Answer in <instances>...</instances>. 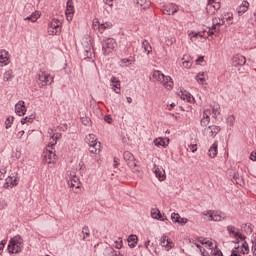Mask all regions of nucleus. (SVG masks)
<instances>
[{"label": "nucleus", "instance_id": "nucleus-61", "mask_svg": "<svg viewBox=\"0 0 256 256\" xmlns=\"http://www.w3.org/2000/svg\"><path fill=\"white\" fill-rule=\"evenodd\" d=\"M187 221H188L187 218H180L178 223L180 225H186Z\"/></svg>", "mask_w": 256, "mask_h": 256}, {"label": "nucleus", "instance_id": "nucleus-60", "mask_svg": "<svg viewBox=\"0 0 256 256\" xmlns=\"http://www.w3.org/2000/svg\"><path fill=\"white\" fill-rule=\"evenodd\" d=\"M56 145H57V140H53L52 142L48 143V147H50L51 149H53Z\"/></svg>", "mask_w": 256, "mask_h": 256}, {"label": "nucleus", "instance_id": "nucleus-42", "mask_svg": "<svg viewBox=\"0 0 256 256\" xmlns=\"http://www.w3.org/2000/svg\"><path fill=\"white\" fill-rule=\"evenodd\" d=\"M13 121H15V117L13 116H10L6 119L5 121L6 129H10L11 125H13Z\"/></svg>", "mask_w": 256, "mask_h": 256}, {"label": "nucleus", "instance_id": "nucleus-20", "mask_svg": "<svg viewBox=\"0 0 256 256\" xmlns=\"http://www.w3.org/2000/svg\"><path fill=\"white\" fill-rule=\"evenodd\" d=\"M134 4L136 7H140L142 9H149L151 7V0H134Z\"/></svg>", "mask_w": 256, "mask_h": 256}, {"label": "nucleus", "instance_id": "nucleus-38", "mask_svg": "<svg viewBox=\"0 0 256 256\" xmlns=\"http://www.w3.org/2000/svg\"><path fill=\"white\" fill-rule=\"evenodd\" d=\"M227 231H228L229 235H233L235 238H237V236H239V232H237V228H235V226H233V225L227 226Z\"/></svg>", "mask_w": 256, "mask_h": 256}, {"label": "nucleus", "instance_id": "nucleus-26", "mask_svg": "<svg viewBox=\"0 0 256 256\" xmlns=\"http://www.w3.org/2000/svg\"><path fill=\"white\" fill-rule=\"evenodd\" d=\"M118 64L120 67H131V65H133V57L122 58Z\"/></svg>", "mask_w": 256, "mask_h": 256}, {"label": "nucleus", "instance_id": "nucleus-9", "mask_svg": "<svg viewBox=\"0 0 256 256\" xmlns=\"http://www.w3.org/2000/svg\"><path fill=\"white\" fill-rule=\"evenodd\" d=\"M9 63H11L9 51L5 49L0 50V67H7Z\"/></svg>", "mask_w": 256, "mask_h": 256}, {"label": "nucleus", "instance_id": "nucleus-6", "mask_svg": "<svg viewBox=\"0 0 256 256\" xmlns=\"http://www.w3.org/2000/svg\"><path fill=\"white\" fill-rule=\"evenodd\" d=\"M219 33H221V26H218V24L212 22V26L208 27L207 35L202 34L201 37H203L204 39H209V37H211L212 35L219 37Z\"/></svg>", "mask_w": 256, "mask_h": 256}, {"label": "nucleus", "instance_id": "nucleus-48", "mask_svg": "<svg viewBox=\"0 0 256 256\" xmlns=\"http://www.w3.org/2000/svg\"><path fill=\"white\" fill-rule=\"evenodd\" d=\"M207 31H209V27H207V29L202 30L201 32L194 33V37H201L202 35H207Z\"/></svg>", "mask_w": 256, "mask_h": 256}, {"label": "nucleus", "instance_id": "nucleus-58", "mask_svg": "<svg viewBox=\"0 0 256 256\" xmlns=\"http://www.w3.org/2000/svg\"><path fill=\"white\" fill-rule=\"evenodd\" d=\"M104 121H105L106 123L111 124V122L113 121V118H111V115H105V116H104Z\"/></svg>", "mask_w": 256, "mask_h": 256}, {"label": "nucleus", "instance_id": "nucleus-56", "mask_svg": "<svg viewBox=\"0 0 256 256\" xmlns=\"http://www.w3.org/2000/svg\"><path fill=\"white\" fill-rule=\"evenodd\" d=\"M188 147L192 153H195L197 151V144H191Z\"/></svg>", "mask_w": 256, "mask_h": 256}, {"label": "nucleus", "instance_id": "nucleus-50", "mask_svg": "<svg viewBox=\"0 0 256 256\" xmlns=\"http://www.w3.org/2000/svg\"><path fill=\"white\" fill-rule=\"evenodd\" d=\"M186 101L188 103H193V102H195V97H193V95H191V93H187L186 94Z\"/></svg>", "mask_w": 256, "mask_h": 256}, {"label": "nucleus", "instance_id": "nucleus-21", "mask_svg": "<svg viewBox=\"0 0 256 256\" xmlns=\"http://www.w3.org/2000/svg\"><path fill=\"white\" fill-rule=\"evenodd\" d=\"M169 141V138H156L154 139V145H156V147H168Z\"/></svg>", "mask_w": 256, "mask_h": 256}, {"label": "nucleus", "instance_id": "nucleus-2", "mask_svg": "<svg viewBox=\"0 0 256 256\" xmlns=\"http://www.w3.org/2000/svg\"><path fill=\"white\" fill-rule=\"evenodd\" d=\"M22 243H23V238H21V235H17L11 238L7 246L8 253L10 254L21 253Z\"/></svg>", "mask_w": 256, "mask_h": 256}, {"label": "nucleus", "instance_id": "nucleus-22", "mask_svg": "<svg viewBox=\"0 0 256 256\" xmlns=\"http://www.w3.org/2000/svg\"><path fill=\"white\" fill-rule=\"evenodd\" d=\"M69 187H75L76 189H79L81 187V180H79V177L73 176L68 181Z\"/></svg>", "mask_w": 256, "mask_h": 256}, {"label": "nucleus", "instance_id": "nucleus-54", "mask_svg": "<svg viewBox=\"0 0 256 256\" xmlns=\"http://www.w3.org/2000/svg\"><path fill=\"white\" fill-rule=\"evenodd\" d=\"M214 3H215V0H208V4L206 6V11H211V7H213Z\"/></svg>", "mask_w": 256, "mask_h": 256}, {"label": "nucleus", "instance_id": "nucleus-49", "mask_svg": "<svg viewBox=\"0 0 256 256\" xmlns=\"http://www.w3.org/2000/svg\"><path fill=\"white\" fill-rule=\"evenodd\" d=\"M242 247L244 248V250H241V253H243V255L249 253V245H247V242H244L242 244Z\"/></svg>", "mask_w": 256, "mask_h": 256}, {"label": "nucleus", "instance_id": "nucleus-28", "mask_svg": "<svg viewBox=\"0 0 256 256\" xmlns=\"http://www.w3.org/2000/svg\"><path fill=\"white\" fill-rule=\"evenodd\" d=\"M85 52V57H87V59H93V57H95V50H93V46L92 45H88L85 47L84 49Z\"/></svg>", "mask_w": 256, "mask_h": 256}, {"label": "nucleus", "instance_id": "nucleus-46", "mask_svg": "<svg viewBox=\"0 0 256 256\" xmlns=\"http://www.w3.org/2000/svg\"><path fill=\"white\" fill-rule=\"evenodd\" d=\"M203 75H205V73H199L196 76V80L198 81V83H200L201 85H203V83H205V78L203 77Z\"/></svg>", "mask_w": 256, "mask_h": 256}, {"label": "nucleus", "instance_id": "nucleus-23", "mask_svg": "<svg viewBox=\"0 0 256 256\" xmlns=\"http://www.w3.org/2000/svg\"><path fill=\"white\" fill-rule=\"evenodd\" d=\"M137 241H139V238L135 234H131L128 237L127 242L130 249H135V247H137Z\"/></svg>", "mask_w": 256, "mask_h": 256}, {"label": "nucleus", "instance_id": "nucleus-17", "mask_svg": "<svg viewBox=\"0 0 256 256\" xmlns=\"http://www.w3.org/2000/svg\"><path fill=\"white\" fill-rule=\"evenodd\" d=\"M153 171L157 179H159L160 181H165V179L167 178V175H165V170L163 168H159L157 164H154Z\"/></svg>", "mask_w": 256, "mask_h": 256}, {"label": "nucleus", "instance_id": "nucleus-45", "mask_svg": "<svg viewBox=\"0 0 256 256\" xmlns=\"http://www.w3.org/2000/svg\"><path fill=\"white\" fill-rule=\"evenodd\" d=\"M179 219H181V216L178 213L171 214V220L173 223H179Z\"/></svg>", "mask_w": 256, "mask_h": 256}, {"label": "nucleus", "instance_id": "nucleus-24", "mask_svg": "<svg viewBox=\"0 0 256 256\" xmlns=\"http://www.w3.org/2000/svg\"><path fill=\"white\" fill-rule=\"evenodd\" d=\"M89 147V152L92 155H97V153H101V142L90 144Z\"/></svg>", "mask_w": 256, "mask_h": 256}, {"label": "nucleus", "instance_id": "nucleus-52", "mask_svg": "<svg viewBox=\"0 0 256 256\" xmlns=\"http://www.w3.org/2000/svg\"><path fill=\"white\" fill-rule=\"evenodd\" d=\"M3 209H7V201L0 200V211H3Z\"/></svg>", "mask_w": 256, "mask_h": 256}, {"label": "nucleus", "instance_id": "nucleus-15", "mask_svg": "<svg viewBox=\"0 0 256 256\" xmlns=\"http://www.w3.org/2000/svg\"><path fill=\"white\" fill-rule=\"evenodd\" d=\"M110 81L112 83L111 85L113 91H115V93H117L118 95H121V81L119 80V78L112 76Z\"/></svg>", "mask_w": 256, "mask_h": 256}, {"label": "nucleus", "instance_id": "nucleus-37", "mask_svg": "<svg viewBox=\"0 0 256 256\" xmlns=\"http://www.w3.org/2000/svg\"><path fill=\"white\" fill-rule=\"evenodd\" d=\"M82 235H83V238H82L83 241H87V238L91 237V231L89 230V226H84L82 228Z\"/></svg>", "mask_w": 256, "mask_h": 256}, {"label": "nucleus", "instance_id": "nucleus-29", "mask_svg": "<svg viewBox=\"0 0 256 256\" xmlns=\"http://www.w3.org/2000/svg\"><path fill=\"white\" fill-rule=\"evenodd\" d=\"M209 123H211V118L204 111L203 112V117L200 120L201 127H204V129H205V128L208 127L207 125H209Z\"/></svg>", "mask_w": 256, "mask_h": 256}, {"label": "nucleus", "instance_id": "nucleus-14", "mask_svg": "<svg viewBox=\"0 0 256 256\" xmlns=\"http://www.w3.org/2000/svg\"><path fill=\"white\" fill-rule=\"evenodd\" d=\"M75 14V6L73 5V0H68L66 3V16L67 20L71 21V17Z\"/></svg>", "mask_w": 256, "mask_h": 256}, {"label": "nucleus", "instance_id": "nucleus-4", "mask_svg": "<svg viewBox=\"0 0 256 256\" xmlns=\"http://www.w3.org/2000/svg\"><path fill=\"white\" fill-rule=\"evenodd\" d=\"M203 215L208 216L209 221H221L222 219H227V215L221 211H206Z\"/></svg>", "mask_w": 256, "mask_h": 256}, {"label": "nucleus", "instance_id": "nucleus-64", "mask_svg": "<svg viewBox=\"0 0 256 256\" xmlns=\"http://www.w3.org/2000/svg\"><path fill=\"white\" fill-rule=\"evenodd\" d=\"M250 159H251V161H256V152H252L250 154Z\"/></svg>", "mask_w": 256, "mask_h": 256}, {"label": "nucleus", "instance_id": "nucleus-41", "mask_svg": "<svg viewBox=\"0 0 256 256\" xmlns=\"http://www.w3.org/2000/svg\"><path fill=\"white\" fill-rule=\"evenodd\" d=\"M212 23L221 27V26L225 25V18H219V19L214 18V19H212Z\"/></svg>", "mask_w": 256, "mask_h": 256}, {"label": "nucleus", "instance_id": "nucleus-31", "mask_svg": "<svg viewBox=\"0 0 256 256\" xmlns=\"http://www.w3.org/2000/svg\"><path fill=\"white\" fill-rule=\"evenodd\" d=\"M103 255L104 256H117V251H115V249L111 246H108L104 249V252H103Z\"/></svg>", "mask_w": 256, "mask_h": 256}, {"label": "nucleus", "instance_id": "nucleus-7", "mask_svg": "<svg viewBox=\"0 0 256 256\" xmlns=\"http://www.w3.org/2000/svg\"><path fill=\"white\" fill-rule=\"evenodd\" d=\"M232 67H243L247 63V58L241 54H236L230 60Z\"/></svg>", "mask_w": 256, "mask_h": 256}, {"label": "nucleus", "instance_id": "nucleus-59", "mask_svg": "<svg viewBox=\"0 0 256 256\" xmlns=\"http://www.w3.org/2000/svg\"><path fill=\"white\" fill-rule=\"evenodd\" d=\"M7 244V240H1L0 242V251L5 249V245Z\"/></svg>", "mask_w": 256, "mask_h": 256}, {"label": "nucleus", "instance_id": "nucleus-30", "mask_svg": "<svg viewBox=\"0 0 256 256\" xmlns=\"http://www.w3.org/2000/svg\"><path fill=\"white\" fill-rule=\"evenodd\" d=\"M249 11V2L243 1L242 5H240L238 9V15H244V13H247Z\"/></svg>", "mask_w": 256, "mask_h": 256}, {"label": "nucleus", "instance_id": "nucleus-34", "mask_svg": "<svg viewBox=\"0 0 256 256\" xmlns=\"http://www.w3.org/2000/svg\"><path fill=\"white\" fill-rule=\"evenodd\" d=\"M39 17V12L35 11L30 16L24 18V21H31L32 23H35Z\"/></svg>", "mask_w": 256, "mask_h": 256}, {"label": "nucleus", "instance_id": "nucleus-51", "mask_svg": "<svg viewBox=\"0 0 256 256\" xmlns=\"http://www.w3.org/2000/svg\"><path fill=\"white\" fill-rule=\"evenodd\" d=\"M227 123H228V125H230V127H233V125H234V123H235V117L229 116V117L227 118Z\"/></svg>", "mask_w": 256, "mask_h": 256}, {"label": "nucleus", "instance_id": "nucleus-25", "mask_svg": "<svg viewBox=\"0 0 256 256\" xmlns=\"http://www.w3.org/2000/svg\"><path fill=\"white\" fill-rule=\"evenodd\" d=\"M151 217L152 219H157L158 221H165V218H163V215H161V211L157 208L151 209Z\"/></svg>", "mask_w": 256, "mask_h": 256}, {"label": "nucleus", "instance_id": "nucleus-5", "mask_svg": "<svg viewBox=\"0 0 256 256\" xmlns=\"http://www.w3.org/2000/svg\"><path fill=\"white\" fill-rule=\"evenodd\" d=\"M221 132V127L217 125H211L202 130V133L205 137H212V139H215L217 135Z\"/></svg>", "mask_w": 256, "mask_h": 256}, {"label": "nucleus", "instance_id": "nucleus-63", "mask_svg": "<svg viewBox=\"0 0 256 256\" xmlns=\"http://www.w3.org/2000/svg\"><path fill=\"white\" fill-rule=\"evenodd\" d=\"M214 256H223V252L221 250H214Z\"/></svg>", "mask_w": 256, "mask_h": 256}, {"label": "nucleus", "instance_id": "nucleus-40", "mask_svg": "<svg viewBox=\"0 0 256 256\" xmlns=\"http://www.w3.org/2000/svg\"><path fill=\"white\" fill-rule=\"evenodd\" d=\"M51 83H53V76H51V74H49V73H46V80H44V83L41 84V87L51 85Z\"/></svg>", "mask_w": 256, "mask_h": 256}, {"label": "nucleus", "instance_id": "nucleus-1", "mask_svg": "<svg viewBox=\"0 0 256 256\" xmlns=\"http://www.w3.org/2000/svg\"><path fill=\"white\" fill-rule=\"evenodd\" d=\"M154 81H160L165 89H173V79L170 76H165L161 71L156 70L152 74Z\"/></svg>", "mask_w": 256, "mask_h": 256}, {"label": "nucleus", "instance_id": "nucleus-18", "mask_svg": "<svg viewBox=\"0 0 256 256\" xmlns=\"http://www.w3.org/2000/svg\"><path fill=\"white\" fill-rule=\"evenodd\" d=\"M98 25V30L100 33H104L105 29H111V27H113V23L111 22H100L99 20H97L95 22Z\"/></svg>", "mask_w": 256, "mask_h": 256}, {"label": "nucleus", "instance_id": "nucleus-53", "mask_svg": "<svg viewBox=\"0 0 256 256\" xmlns=\"http://www.w3.org/2000/svg\"><path fill=\"white\" fill-rule=\"evenodd\" d=\"M211 9H213V11H218V9H221V4L214 2L213 5L211 6Z\"/></svg>", "mask_w": 256, "mask_h": 256}, {"label": "nucleus", "instance_id": "nucleus-8", "mask_svg": "<svg viewBox=\"0 0 256 256\" xmlns=\"http://www.w3.org/2000/svg\"><path fill=\"white\" fill-rule=\"evenodd\" d=\"M19 185V177H17V173H12L6 178V182L4 183V189H9V187H15Z\"/></svg>", "mask_w": 256, "mask_h": 256}, {"label": "nucleus", "instance_id": "nucleus-32", "mask_svg": "<svg viewBox=\"0 0 256 256\" xmlns=\"http://www.w3.org/2000/svg\"><path fill=\"white\" fill-rule=\"evenodd\" d=\"M46 77H47V72H39L37 74L38 85H40V87L45 83L47 79Z\"/></svg>", "mask_w": 256, "mask_h": 256}, {"label": "nucleus", "instance_id": "nucleus-39", "mask_svg": "<svg viewBox=\"0 0 256 256\" xmlns=\"http://www.w3.org/2000/svg\"><path fill=\"white\" fill-rule=\"evenodd\" d=\"M35 119V114H31L30 116H26L21 119V124L25 125V123H33V120Z\"/></svg>", "mask_w": 256, "mask_h": 256}, {"label": "nucleus", "instance_id": "nucleus-27", "mask_svg": "<svg viewBox=\"0 0 256 256\" xmlns=\"http://www.w3.org/2000/svg\"><path fill=\"white\" fill-rule=\"evenodd\" d=\"M57 160V155H53V154H47L44 152L43 154V161L44 163H55V161Z\"/></svg>", "mask_w": 256, "mask_h": 256}, {"label": "nucleus", "instance_id": "nucleus-3", "mask_svg": "<svg viewBox=\"0 0 256 256\" xmlns=\"http://www.w3.org/2000/svg\"><path fill=\"white\" fill-rule=\"evenodd\" d=\"M101 45L103 55H109V53H113V50L117 45V42L113 38L102 37Z\"/></svg>", "mask_w": 256, "mask_h": 256}, {"label": "nucleus", "instance_id": "nucleus-10", "mask_svg": "<svg viewBox=\"0 0 256 256\" xmlns=\"http://www.w3.org/2000/svg\"><path fill=\"white\" fill-rule=\"evenodd\" d=\"M15 113L19 117H23L27 113V107H25V101L20 100L15 104Z\"/></svg>", "mask_w": 256, "mask_h": 256}, {"label": "nucleus", "instance_id": "nucleus-62", "mask_svg": "<svg viewBox=\"0 0 256 256\" xmlns=\"http://www.w3.org/2000/svg\"><path fill=\"white\" fill-rule=\"evenodd\" d=\"M183 67H185L186 69H189V67H191V62H189V61H184V62H183Z\"/></svg>", "mask_w": 256, "mask_h": 256}, {"label": "nucleus", "instance_id": "nucleus-35", "mask_svg": "<svg viewBox=\"0 0 256 256\" xmlns=\"http://www.w3.org/2000/svg\"><path fill=\"white\" fill-rule=\"evenodd\" d=\"M15 78V75L13 74V70H7L5 73H4V81H13V79Z\"/></svg>", "mask_w": 256, "mask_h": 256}, {"label": "nucleus", "instance_id": "nucleus-55", "mask_svg": "<svg viewBox=\"0 0 256 256\" xmlns=\"http://www.w3.org/2000/svg\"><path fill=\"white\" fill-rule=\"evenodd\" d=\"M236 250H232L231 256H241L239 254V246L235 247Z\"/></svg>", "mask_w": 256, "mask_h": 256}, {"label": "nucleus", "instance_id": "nucleus-12", "mask_svg": "<svg viewBox=\"0 0 256 256\" xmlns=\"http://www.w3.org/2000/svg\"><path fill=\"white\" fill-rule=\"evenodd\" d=\"M177 11H179V6H177V4H173V3L167 4L163 8L164 15H175V13H177Z\"/></svg>", "mask_w": 256, "mask_h": 256}, {"label": "nucleus", "instance_id": "nucleus-11", "mask_svg": "<svg viewBox=\"0 0 256 256\" xmlns=\"http://www.w3.org/2000/svg\"><path fill=\"white\" fill-rule=\"evenodd\" d=\"M48 27L50 29H53L51 32V35H59L61 33V30H59V27H61V22H59V19H53L49 24Z\"/></svg>", "mask_w": 256, "mask_h": 256}, {"label": "nucleus", "instance_id": "nucleus-47", "mask_svg": "<svg viewBox=\"0 0 256 256\" xmlns=\"http://www.w3.org/2000/svg\"><path fill=\"white\" fill-rule=\"evenodd\" d=\"M115 247L116 249H121L123 247V239L118 238V240L115 241Z\"/></svg>", "mask_w": 256, "mask_h": 256}, {"label": "nucleus", "instance_id": "nucleus-16", "mask_svg": "<svg viewBox=\"0 0 256 256\" xmlns=\"http://www.w3.org/2000/svg\"><path fill=\"white\" fill-rule=\"evenodd\" d=\"M173 241L167 237V235H163L160 239V245L162 247H165L166 251H169V249H173Z\"/></svg>", "mask_w": 256, "mask_h": 256}, {"label": "nucleus", "instance_id": "nucleus-13", "mask_svg": "<svg viewBox=\"0 0 256 256\" xmlns=\"http://www.w3.org/2000/svg\"><path fill=\"white\" fill-rule=\"evenodd\" d=\"M124 161L127 162V165L130 167H137V164L135 163V156L132 155L131 152L125 151L123 153Z\"/></svg>", "mask_w": 256, "mask_h": 256}, {"label": "nucleus", "instance_id": "nucleus-43", "mask_svg": "<svg viewBox=\"0 0 256 256\" xmlns=\"http://www.w3.org/2000/svg\"><path fill=\"white\" fill-rule=\"evenodd\" d=\"M82 124L85 125L86 127H89L91 125V118L87 116L81 117Z\"/></svg>", "mask_w": 256, "mask_h": 256}, {"label": "nucleus", "instance_id": "nucleus-19", "mask_svg": "<svg viewBox=\"0 0 256 256\" xmlns=\"http://www.w3.org/2000/svg\"><path fill=\"white\" fill-rule=\"evenodd\" d=\"M218 147H219V142L215 141L210 147V149L208 150V155L209 157H211V159H215V157H217Z\"/></svg>", "mask_w": 256, "mask_h": 256}, {"label": "nucleus", "instance_id": "nucleus-44", "mask_svg": "<svg viewBox=\"0 0 256 256\" xmlns=\"http://www.w3.org/2000/svg\"><path fill=\"white\" fill-rule=\"evenodd\" d=\"M242 229H244L245 233H248V234L253 233V227H251V224H244L242 226Z\"/></svg>", "mask_w": 256, "mask_h": 256}, {"label": "nucleus", "instance_id": "nucleus-57", "mask_svg": "<svg viewBox=\"0 0 256 256\" xmlns=\"http://www.w3.org/2000/svg\"><path fill=\"white\" fill-rule=\"evenodd\" d=\"M61 137H62L61 133H56V134H54V135L52 136V139H53L54 141H56V143H57V141H59V139H61Z\"/></svg>", "mask_w": 256, "mask_h": 256}, {"label": "nucleus", "instance_id": "nucleus-36", "mask_svg": "<svg viewBox=\"0 0 256 256\" xmlns=\"http://www.w3.org/2000/svg\"><path fill=\"white\" fill-rule=\"evenodd\" d=\"M142 47H143L145 53H147V55H149V53H151V51H153V48L151 47V44L147 40H144L142 42Z\"/></svg>", "mask_w": 256, "mask_h": 256}, {"label": "nucleus", "instance_id": "nucleus-33", "mask_svg": "<svg viewBox=\"0 0 256 256\" xmlns=\"http://www.w3.org/2000/svg\"><path fill=\"white\" fill-rule=\"evenodd\" d=\"M85 141L88 143V145H95V143H99L95 134H89L86 136Z\"/></svg>", "mask_w": 256, "mask_h": 256}]
</instances>
